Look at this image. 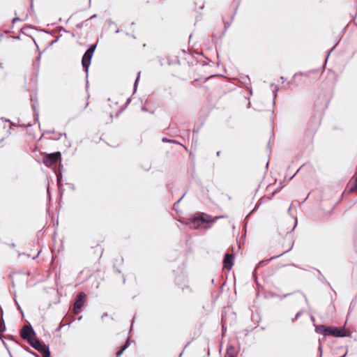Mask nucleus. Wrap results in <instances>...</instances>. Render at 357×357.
I'll return each instance as SVG.
<instances>
[{
	"instance_id": "obj_39",
	"label": "nucleus",
	"mask_w": 357,
	"mask_h": 357,
	"mask_svg": "<svg viewBox=\"0 0 357 357\" xmlns=\"http://www.w3.org/2000/svg\"><path fill=\"white\" fill-rule=\"evenodd\" d=\"M172 139H169V138H167L166 137H164L162 138V142L163 143H170V144H172Z\"/></svg>"
},
{
	"instance_id": "obj_33",
	"label": "nucleus",
	"mask_w": 357,
	"mask_h": 357,
	"mask_svg": "<svg viewBox=\"0 0 357 357\" xmlns=\"http://www.w3.org/2000/svg\"><path fill=\"white\" fill-rule=\"evenodd\" d=\"M321 340L319 339V347H318V351H319V357L322 356V353H323V346L321 344Z\"/></svg>"
},
{
	"instance_id": "obj_26",
	"label": "nucleus",
	"mask_w": 357,
	"mask_h": 357,
	"mask_svg": "<svg viewBox=\"0 0 357 357\" xmlns=\"http://www.w3.org/2000/svg\"><path fill=\"white\" fill-rule=\"evenodd\" d=\"M357 296L355 297V298H354L351 303H350V305H349V312H348V314H349L353 310L354 308L355 307L356 303H357Z\"/></svg>"
},
{
	"instance_id": "obj_22",
	"label": "nucleus",
	"mask_w": 357,
	"mask_h": 357,
	"mask_svg": "<svg viewBox=\"0 0 357 357\" xmlns=\"http://www.w3.org/2000/svg\"><path fill=\"white\" fill-rule=\"evenodd\" d=\"M6 330L3 316H0V334L5 332Z\"/></svg>"
},
{
	"instance_id": "obj_40",
	"label": "nucleus",
	"mask_w": 357,
	"mask_h": 357,
	"mask_svg": "<svg viewBox=\"0 0 357 357\" xmlns=\"http://www.w3.org/2000/svg\"><path fill=\"white\" fill-rule=\"evenodd\" d=\"M230 25H231L230 22H225V21L224 22V29H225V31H227V30L229 29Z\"/></svg>"
},
{
	"instance_id": "obj_31",
	"label": "nucleus",
	"mask_w": 357,
	"mask_h": 357,
	"mask_svg": "<svg viewBox=\"0 0 357 357\" xmlns=\"http://www.w3.org/2000/svg\"><path fill=\"white\" fill-rule=\"evenodd\" d=\"M283 185L282 183H281L280 186H278L272 193V197L274 196L276 193L279 192L281 191V190L283 188Z\"/></svg>"
},
{
	"instance_id": "obj_8",
	"label": "nucleus",
	"mask_w": 357,
	"mask_h": 357,
	"mask_svg": "<svg viewBox=\"0 0 357 357\" xmlns=\"http://www.w3.org/2000/svg\"><path fill=\"white\" fill-rule=\"evenodd\" d=\"M175 282L183 291H184L185 289H189L188 278L184 273H181L176 277Z\"/></svg>"
},
{
	"instance_id": "obj_53",
	"label": "nucleus",
	"mask_w": 357,
	"mask_h": 357,
	"mask_svg": "<svg viewBox=\"0 0 357 357\" xmlns=\"http://www.w3.org/2000/svg\"><path fill=\"white\" fill-rule=\"evenodd\" d=\"M301 167H302V166L288 179V181L291 180L296 175V174L299 172V170L301 169Z\"/></svg>"
},
{
	"instance_id": "obj_64",
	"label": "nucleus",
	"mask_w": 357,
	"mask_h": 357,
	"mask_svg": "<svg viewBox=\"0 0 357 357\" xmlns=\"http://www.w3.org/2000/svg\"><path fill=\"white\" fill-rule=\"evenodd\" d=\"M354 178H357V166H356V172H355V174L353 176Z\"/></svg>"
},
{
	"instance_id": "obj_54",
	"label": "nucleus",
	"mask_w": 357,
	"mask_h": 357,
	"mask_svg": "<svg viewBox=\"0 0 357 357\" xmlns=\"http://www.w3.org/2000/svg\"><path fill=\"white\" fill-rule=\"evenodd\" d=\"M190 344V342H188L185 345V347H184V348H183V351H181V354H180V355H179V357H181V356L183 355V351H184V349H185V348H187V347L189 346V344Z\"/></svg>"
},
{
	"instance_id": "obj_10",
	"label": "nucleus",
	"mask_w": 357,
	"mask_h": 357,
	"mask_svg": "<svg viewBox=\"0 0 357 357\" xmlns=\"http://www.w3.org/2000/svg\"><path fill=\"white\" fill-rule=\"evenodd\" d=\"M234 263V255L229 252H226L223 258V267L230 271Z\"/></svg>"
},
{
	"instance_id": "obj_56",
	"label": "nucleus",
	"mask_w": 357,
	"mask_h": 357,
	"mask_svg": "<svg viewBox=\"0 0 357 357\" xmlns=\"http://www.w3.org/2000/svg\"><path fill=\"white\" fill-rule=\"evenodd\" d=\"M1 119L6 123H10V122H12L9 119H7L5 117H2V118H1Z\"/></svg>"
},
{
	"instance_id": "obj_20",
	"label": "nucleus",
	"mask_w": 357,
	"mask_h": 357,
	"mask_svg": "<svg viewBox=\"0 0 357 357\" xmlns=\"http://www.w3.org/2000/svg\"><path fill=\"white\" fill-rule=\"evenodd\" d=\"M317 271L319 273L318 280L321 282L326 284L331 288L330 283L326 280L325 277L322 275L321 272L319 269H317Z\"/></svg>"
},
{
	"instance_id": "obj_59",
	"label": "nucleus",
	"mask_w": 357,
	"mask_h": 357,
	"mask_svg": "<svg viewBox=\"0 0 357 357\" xmlns=\"http://www.w3.org/2000/svg\"><path fill=\"white\" fill-rule=\"evenodd\" d=\"M303 297H304V298H305V301L306 304H307V305H309V301H308V299H307V298L306 295H305V294H303Z\"/></svg>"
},
{
	"instance_id": "obj_48",
	"label": "nucleus",
	"mask_w": 357,
	"mask_h": 357,
	"mask_svg": "<svg viewBox=\"0 0 357 357\" xmlns=\"http://www.w3.org/2000/svg\"><path fill=\"white\" fill-rule=\"evenodd\" d=\"M67 324H63L62 322H61L58 326V328H56V331H60L63 326H65Z\"/></svg>"
},
{
	"instance_id": "obj_23",
	"label": "nucleus",
	"mask_w": 357,
	"mask_h": 357,
	"mask_svg": "<svg viewBox=\"0 0 357 357\" xmlns=\"http://www.w3.org/2000/svg\"><path fill=\"white\" fill-rule=\"evenodd\" d=\"M271 86H274V89L273 90V104H275V99H276V97L278 95V91L279 90V86L278 85L274 84L273 83H272L271 84Z\"/></svg>"
},
{
	"instance_id": "obj_52",
	"label": "nucleus",
	"mask_w": 357,
	"mask_h": 357,
	"mask_svg": "<svg viewBox=\"0 0 357 357\" xmlns=\"http://www.w3.org/2000/svg\"><path fill=\"white\" fill-rule=\"evenodd\" d=\"M43 52H43H39L38 56L36 57V61L37 62H39L40 61L41 54H42Z\"/></svg>"
},
{
	"instance_id": "obj_44",
	"label": "nucleus",
	"mask_w": 357,
	"mask_h": 357,
	"mask_svg": "<svg viewBox=\"0 0 357 357\" xmlns=\"http://www.w3.org/2000/svg\"><path fill=\"white\" fill-rule=\"evenodd\" d=\"M123 352H124V351L120 348L119 350L117 351L116 353V357H120L123 354Z\"/></svg>"
},
{
	"instance_id": "obj_34",
	"label": "nucleus",
	"mask_w": 357,
	"mask_h": 357,
	"mask_svg": "<svg viewBox=\"0 0 357 357\" xmlns=\"http://www.w3.org/2000/svg\"><path fill=\"white\" fill-rule=\"evenodd\" d=\"M130 102H131V98H128L126 100L125 104L123 105H122L121 108H123V110H124L128 106V105L130 103Z\"/></svg>"
},
{
	"instance_id": "obj_9",
	"label": "nucleus",
	"mask_w": 357,
	"mask_h": 357,
	"mask_svg": "<svg viewBox=\"0 0 357 357\" xmlns=\"http://www.w3.org/2000/svg\"><path fill=\"white\" fill-rule=\"evenodd\" d=\"M315 121L316 118L313 117V119L309 123V128L305 132V135L308 138L309 140L312 139L319 126L318 121H316L315 123L314 122Z\"/></svg>"
},
{
	"instance_id": "obj_1",
	"label": "nucleus",
	"mask_w": 357,
	"mask_h": 357,
	"mask_svg": "<svg viewBox=\"0 0 357 357\" xmlns=\"http://www.w3.org/2000/svg\"><path fill=\"white\" fill-rule=\"evenodd\" d=\"M223 216H215L214 218L211 215L205 213L198 212L192 215L188 218L180 220V222L188 225L192 229H208L217 220Z\"/></svg>"
},
{
	"instance_id": "obj_63",
	"label": "nucleus",
	"mask_w": 357,
	"mask_h": 357,
	"mask_svg": "<svg viewBox=\"0 0 357 357\" xmlns=\"http://www.w3.org/2000/svg\"><path fill=\"white\" fill-rule=\"evenodd\" d=\"M67 185H69L70 186V188L73 190H75V187L74 185V184H72V183H67Z\"/></svg>"
},
{
	"instance_id": "obj_19",
	"label": "nucleus",
	"mask_w": 357,
	"mask_h": 357,
	"mask_svg": "<svg viewBox=\"0 0 357 357\" xmlns=\"http://www.w3.org/2000/svg\"><path fill=\"white\" fill-rule=\"evenodd\" d=\"M140 74H141V72H138L137 74V76H136V78H135V82L133 84L132 94H135L137 90V86H138V84H139V79H140Z\"/></svg>"
},
{
	"instance_id": "obj_7",
	"label": "nucleus",
	"mask_w": 357,
	"mask_h": 357,
	"mask_svg": "<svg viewBox=\"0 0 357 357\" xmlns=\"http://www.w3.org/2000/svg\"><path fill=\"white\" fill-rule=\"evenodd\" d=\"M20 335L22 339L30 342L31 339H34L33 335H36V332L33 330L31 325L29 324V326H24L20 330Z\"/></svg>"
},
{
	"instance_id": "obj_60",
	"label": "nucleus",
	"mask_w": 357,
	"mask_h": 357,
	"mask_svg": "<svg viewBox=\"0 0 357 357\" xmlns=\"http://www.w3.org/2000/svg\"><path fill=\"white\" fill-rule=\"evenodd\" d=\"M45 133H47V134H55L56 132L54 130H47V131H45Z\"/></svg>"
},
{
	"instance_id": "obj_43",
	"label": "nucleus",
	"mask_w": 357,
	"mask_h": 357,
	"mask_svg": "<svg viewBox=\"0 0 357 357\" xmlns=\"http://www.w3.org/2000/svg\"><path fill=\"white\" fill-rule=\"evenodd\" d=\"M261 203L260 202H258L256 204V205H255V206L254 207V208L251 211V213H254V212H255V211L257 210V208L259 207V206L261 205Z\"/></svg>"
},
{
	"instance_id": "obj_62",
	"label": "nucleus",
	"mask_w": 357,
	"mask_h": 357,
	"mask_svg": "<svg viewBox=\"0 0 357 357\" xmlns=\"http://www.w3.org/2000/svg\"><path fill=\"white\" fill-rule=\"evenodd\" d=\"M47 195H48L49 198L51 199V195H50V189H49V185L47 187Z\"/></svg>"
},
{
	"instance_id": "obj_30",
	"label": "nucleus",
	"mask_w": 357,
	"mask_h": 357,
	"mask_svg": "<svg viewBox=\"0 0 357 357\" xmlns=\"http://www.w3.org/2000/svg\"><path fill=\"white\" fill-rule=\"evenodd\" d=\"M241 1V0H234V2H236V8H235L234 13V15L231 16V20H234V15L236 14V11H237V10H238V6H239V5H240Z\"/></svg>"
},
{
	"instance_id": "obj_38",
	"label": "nucleus",
	"mask_w": 357,
	"mask_h": 357,
	"mask_svg": "<svg viewBox=\"0 0 357 357\" xmlns=\"http://www.w3.org/2000/svg\"><path fill=\"white\" fill-rule=\"evenodd\" d=\"M172 144H179V145L182 146L183 147H184V149H185V150H188V148H187L185 146L183 145L181 143H180V142H179L178 141H177V140L172 139Z\"/></svg>"
},
{
	"instance_id": "obj_61",
	"label": "nucleus",
	"mask_w": 357,
	"mask_h": 357,
	"mask_svg": "<svg viewBox=\"0 0 357 357\" xmlns=\"http://www.w3.org/2000/svg\"><path fill=\"white\" fill-rule=\"evenodd\" d=\"M354 245L355 247L357 248V235L354 236Z\"/></svg>"
},
{
	"instance_id": "obj_45",
	"label": "nucleus",
	"mask_w": 357,
	"mask_h": 357,
	"mask_svg": "<svg viewBox=\"0 0 357 357\" xmlns=\"http://www.w3.org/2000/svg\"><path fill=\"white\" fill-rule=\"evenodd\" d=\"M55 134H56V137L54 138V139L56 140L59 139L63 135L66 136V133L56 132Z\"/></svg>"
},
{
	"instance_id": "obj_58",
	"label": "nucleus",
	"mask_w": 357,
	"mask_h": 357,
	"mask_svg": "<svg viewBox=\"0 0 357 357\" xmlns=\"http://www.w3.org/2000/svg\"><path fill=\"white\" fill-rule=\"evenodd\" d=\"M296 225H297V219L296 218V224H295L294 227L292 228V229L291 231L287 232V234L291 233L295 229Z\"/></svg>"
},
{
	"instance_id": "obj_35",
	"label": "nucleus",
	"mask_w": 357,
	"mask_h": 357,
	"mask_svg": "<svg viewBox=\"0 0 357 357\" xmlns=\"http://www.w3.org/2000/svg\"><path fill=\"white\" fill-rule=\"evenodd\" d=\"M302 314H303V311L298 312L296 314L295 317L292 319V321L297 320L302 315Z\"/></svg>"
},
{
	"instance_id": "obj_51",
	"label": "nucleus",
	"mask_w": 357,
	"mask_h": 357,
	"mask_svg": "<svg viewBox=\"0 0 357 357\" xmlns=\"http://www.w3.org/2000/svg\"><path fill=\"white\" fill-rule=\"evenodd\" d=\"M20 20H21L20 18H19L18 17H15L12 20V24H15L16 22L20 21Z\"/></svg>"
},
{
	"instance_id": "obj_5",
	"label": "nucleus",
	"mask_w": 357,
	"mask_h": 357,
	"mask_svg": "<svg viewBox=\"0 0 357 357\" xmlns=\"http://www.w3.org/2000/svg\"><path fill=\"white\" fill-rule=\"evenodd\" d=\"M86 302V295L84 292H78L76 295L75 302L73 305L72 312L74 314H77L82 311Z\"/></svg>"
},
{
	"instance_id": "obj_36",
	"label": "nucleus",
	"mask_w": 357,
	"mask_h": 357,
	"mask_svg": "<svg viewBox=\"0 0 357 357\" xmlns=\"http://www.w3.org/2000/svg\"><path fill=\"white\" fill-rule=\"evenodd\" d=\"M141 110H142V112H149V113H151V114H153V113H154V111H153V110H152V111L149 110V109L146 107H145V106H142V107H141Z\"/></svg>"
},
{
	"instance_id": "obj_41",
	"label": "nucleus",
	"mask_w": 357,
	"mask_h": 357,
	"mask_svg": "<svg viewBox=\"0 0 357 357\" xmlns=\"http://www.w3.org/2000/svg\"><path fill=\"white\" fill-rule=\"evenodd\" d=\"M56 29L59 31H63V32H65V33H69L70 31L66 30L64 27L61 26H59L56 27Z\"/></svg>"
},
{
	"instance_id": "obj_17",
	"label": "nucleus",
	"mask_w": 357,
	"mask_h": 357,
	"mask_svg": "<svg viewBox=\"0 0 357 357\" xmlns=\"http://www.w3.org/2000/svg\"><path fill=\"white\" fill-rule=\"evenodd\" d=\"M238 353V351L235 352V347L232 344H229L227 347L226 353L225 356L229 357L230 355H236L237 356V354Z\"/></svg>"
},
{
	"instance_id": "obj_46",
	"label": "nucleus",
	"mask_w": 357,
	"mask_h": 357,
	"mask_svg": "<svg viewBox=\"0 0 357 357\" xmlns=\"http://www.w3.org/2000/svg\"><path fill=\"white\" fill-rule=\"evenodd\" d=\"M123 111V108H120L117 112L115 114V117L116 118H118L119 116V115L122 113V112Z\"/></svg>"
},
{
	"instance_id": "obj_2",
	"label": "nucleus",
	"mask_w": 357,
	"mask_h": 357,
	"mask_svg": "<svg viewBox=\"0 0 357 357\" xmlns=\"http://www.w3.org/2000/svg\"><path fill=\"white\" fill-rule=\"evenodd\" d=\"M96 46L97 43L89 45L85 53L82 56V65L83 66L84 70L86 73V79L88 78L89 68L91 65V59L96 50Z\"/></svg>"
},
{
	"instance_id": "obj_29",
	"label": "nucleus",
	"mask_w": 357,
	"mask_h": 357,
	"mask_svg": "<svg viewBox=\"0 0 357 357\" xmlns=\"http://www.w3.org/2000/svg\"><path fill=\"white\" fill-rule=\"evenodd\" d=\"M60 38V36H57L54 40H52V42H50L47 46L46 47V48L43 50V52L45 51V50L51 46H52L54 44H55L56 43H57V41L59 40Z\"/></svg>"
},
{
	"instance_id": "obj_50",
	"label": "nucleus",
	"mask_w": 357,
	"mask_h": 357,
	"mask_svg": "<svg viewBox=\"0 0 357 357\" xmlns=\"http://www.w3.org/2000/svg\"><path fill=\"white\" fill-rule=\"evenodd\" d=\"M253 213H251V211L245 216L244 221L247 223L248 221L249 217Z\"/></svg>"
},
{
	"instance_id": "obj_28",
	"label": "nucleus",
	"mask_w": 357,
	"mask_h": 357,
	"mask_svg": "<svg viewBox=\"0 0 357 357\" xmlns=\"http://www.w3.org/2000/svg\"><path fill=\"white\" fill-rule=\"evenodd\" d=\"M130 337H128L127 340L124 342V343L121 346V349L125 351L130 346Z\"/></svg>"
},
{
	"instance_id": "obj_3",
	"label": "nucleus",
	"mask_w": 357,
	"mask_h": 357,
	"mask_svg": "<svg viewBox=\"0 0 357 357\" xmlns=\"http://www.w3.org/2000/svg\"><path fill=\"white\" fill-rule=\"evenodd\" d=\"M43 164L47 167H52L57 162L59 164V167L62 168L61 164V153L60 151H55L51 153L46 154L43 158Z\"/></svg>"
},
{
	"instance_id": "obj_55",
	"label": "nucleus",
	"mask_w": 357,
	"mask_h": 357,
	"mask_svg": "<svg viewBox=\"0 0 357 357\" xmlns=\"http://www.w3.org/2000/svg\"><path fill=\"white\" fill-rule=\"evenodd\" d=\"M6 338H7L8 340H15V336H13V335H8L6 336Z\"/></svg>"
},
{
	"instance_id": "obj_27",
	"label": "nucleus",
	"mask_w": 357,
	"mask_h": 357,
	"mask_svg": "<svg viewBox=\"0 0 357 357\" xmlns=\"http://www.w3.org/2000/svg\"><path fill=\"white\" fill-rule=\"evenodd\" d=\"M340 40H341V37H340V36H339V40H338V41H336V43H335V45H333V48H332L331 50H329V51L328 52L327 55H326V59H325V64H326V62H327V60H328V57H329L330 54H331V53L333 51V50L336 47V46L338 45L339 42L340 41Z\"/></svg>"
},
{
	"instance_id": "obj_14",
	"label": "nucleus",
	"mask_w": 357,
	"mask_h": 357,
	"mask_svg": "<svg viewBox=\"0 0 357 357\" xmlns=\"http://www.w3.org/2000/svg\"><path fill=\"white\" fill-rule=\"evenodd\" d=\"M61 169L62 168L59 167V171L57 172H56V183H57L58 190H59L61 197L63 195V190H64L63 188V182H62L63 175H62Z\"/></svg>"
},
{
	"instance_id": "obj_15",
	"label": "nucleus",
	"mask_w": 357,
	"mask_h": 357,
	"mask_svg": "<svg viewBox=\"0 0 357 357\" xmlns=\"http://www.w3.org/2000/svg\"><path fill=\"white\" fill-rule=\"evenodd\" d=\"M314 326L315 328V332L317 333L323 335L324 336L323 340H324L325 337L326 336L327 329H328V326H327L324 324H318L317 325L315 324H314Z\"/></svg>"
},
{
	"instance_id": "obj_37",
	"label": "nucleus",
	"mask_w": 357,
	"mask_h": 357,
	"mask_svg": "<svg viewBox=\"0 0 357 357\" xmlns=\"http://www.w3.org/2000/svg\"><path fill=\"white\" fill-rule=\"evenodd\" d=\"M15 301V304L17 305V310L20 311V312L21 313L22 316L24 317V312L22 310L20 305H19L18 302L16 300Z\"/></svg>"
},
{
	"instance_id": "obj_4",
	"label": "nucleus",
	"mask_w": 357,
	"mask_h": 357,
	"mask_svg": "<svg viewBox=\"0 0 357 357\" xmlns=\"http://www.w3.org/2000/svg\"><path fill=\"white\" fill-rule=\"evenodd\" d=\"M351 331L344 326L343 327H328L326 336L331 335L335 337H351Z\"/></svg>"
},
{
	"instance_id": "obj_57",
	"label": "nucleus",
	"mask_w": 357,
	"mask_h": 357,
	"mask_svg": "<svg viewBox=\"0 0 357 357\" xmlns=\"http://www.w3.org/2000/svg\"><path fill=\"white\" fill-rule=\"evenodd\" d=\"M20 125H21V126L20 128H27L32 126L31 123H29L27 126H25L24 124H20Z\"/></svg>"
},
{
	"instance_id": "obj_13",
	"label": "nucleus",
	"mask_w": 357,
	"mask_h": 357,
	"mask_svg": "<svg viewBox=\"0 0 357 357\" xmlns=\"http://www.w3.org/2000/svg\"><path fill=\"white\" fill-rule=\"evenodd\" d=\"M357 193V178L352 177L350 183L347 185V189H346L343 193Z\"/></svg>"
},
{
	"instance_id": "obj_32",
	"label": "nucleus",
	"mask_w": 357,
	"mask_h": 357,
	"mask_svg": "<svg viewBox=\"0 0 357 357\" xmlns=\"http://www.w3.org/2000/svg\"><path fill=\"white\" fill-rule=\"evenodd\" d=\"M21 126L20 123H15L13 122H10V126H9V129L11 130V129H14V128H20Z\"/></svg>"
},
{
	"instance_id": "obj_18",
	"label": "nucleus",
	"mask_w": 357,
	"mask_h": 357,
	"mask_svg": "<svg viewBox=\"0 0 357 357\" xmlns=\"http://www.w3.org/2000/svg\"><path fill=\"white\" fill-rule=\"evenodd\" d=\"M168 128L170 131V135H174V136L178 135V130L177 125L176 123L171 122L169 123Z\"/></svg>"
},
{
	"instance_id": "obj_49",
	"label": "nucleus",
	"mask_w": 357,
	"mask_h": 357,
	"mask_svg": "<svg viewBox=\"0 0 357 357\" xmlns=\"http://www.w3.org/2000/svg\"><path fill=\"white\" fill-rule=\"evenodd\" d=\"M113 269H114V271L116 273H121V271L118 268L116 267L115 264H114V266H113Z\"/></svg>"
},
{
	"instance_id": "obj_11",
	"label": "nucleus",
	"mask_w": 357,
	"mask_h": 357,
	"mask_svg": "<svg viewBox=\"0 0 357 357\" xmlns=\"http://www.w3.org/2000/svg\"><path fill=\"white\" fill-rule=\"evenodd\" d=\"M30 100L31 102H33L31 107L33 110L34 120L36 122H39V111L37 108V105L35 103V102L38 101L37 94L36 93L31 94Z\"/></svg>"
},
{
	"instance_id": "obj_6",
	"label": "nucleus",
	"mask_w": 357,
	"mask_h": 357,
	"mask_svg": "<svg viewBox=\"0 0 357 357\" xmlns=\"http://www.w3.org/2000/svg\"><path fill=\"white\" fill-rule=\"evenodd\" d=\"M293 246H294V241H292L291 242V247L289 250L282 252L281 254L280 255H275V256H273V257H270L269 259H264V260H261L260 261L255 267V269H254V271L252 273V275H253V277L255 278V280H257V270L261 267V266H266L271 261L275 259H277L281 256H282L283 255H284L285 253L289 252L290 250H291V249L293 248Z\"/></svg>"
},
{
	"instance_id": "obj_47",
	"label": "nucleus",
	"mask_w": 357,
	"mask_h": 357,
	"mask_svg": "<svg viewBox=\"0 0 357 357\" xmlns=\"http://www.w3.org/2000/svg\"><path fill=\"white\" fill-rule=\"evenodd\" d=\"M227 331V328L225 326V324H222V335H224L225 332Z\"/></svg>"
},
{
	"instance_id": "obj_12",
	"label": "nucleus",
	"mask_w": 357,
	"mask_h": 357,
	"mask_svg": "<svg viewBox=\"0 0 357 357\" xmlns=\"http://www.w3.org/2000/svg\"><path fill=\"white\" fill-rule=\"evenodd\" d=\"M29 344L40 353L44 349V346H47L46 344L36 338L31 339Z\"/></svg>"
},
{
	"instance_id": "obj_24",
	"label": "nucleus",
	"mask_w": 357,
	"mask_h": 357,
	"mask_svg": "<svg viewBox=\"0 0 357 357\" xmlns=\"http://www.w3.org/2000/svg\"><path fill=\"white\" fill-rule=\"evenodd\" d=\"M188 190H185V192L182 195V196L174 204L173 209L177 211L180 202L183 199L185 195H186Z\"/></svg>"
},
{
	"instance_id": "obj_25",
	"label": "nucleus",
	"mask_w": 357,
	"mask_h": 357,
	"mask_svg": "<svg viewBox=\"0 0 357 357\" xmlns=\"http://www.w3.org/2000/svg\"><path fill=\"white\" fill-rule=\"evenodd\" d=\"M89 24V19H87L80 23L76 24L77 29H82L84 26H87Z\"/></svg>"
},
{
	"instance_id": "obj_42",
	"label": "nucleus",
	"mask_w": 357,
	"mask_h": 357,
	"mask_svg": "<svg viewBox=\"0 0 357 357\" xmlns=\"http://www.w3.org/2000/svg\"><path fill=\"white\" fill-rule=\"evenodd\" d=\"M26 350L29 353L31 354V355L36 356V357H38V354L36 353H35L34 351H31L29 347H26Z\"/></svg>"
},
{
	"instance_id": "obj_21",
	"label": "nucleus",
	"mask_w": 357,
	"mask_h": 357,
	"mask_svg": "<svg viewBox=\"0 0 357 357\" xmlns=\"http://www.w3.org/2000/svg\"><path fill=\"white\" fill-rule=\"evenodd\" d=\"M43 357H51V352L48 345L44 346V349L40 352Z\"/></svg>"
},
{
	"instance_id": "obj_16",
	"label": "nucleus",
	"mask_w": 357,
	"mask_h": 357,
	"mask_svg": "<svg viewBox=\"0 0 357 357\" xmlns=\"http://www.w3.org/2000/svg\"><path fill=\"white\" fill-rule=\"evenodd\" d=\"M317 71H318L317 70H309L307 72H298L294 75L292 80L289 82L288 84H291L298 75L307 77L309 75V74L315 73Z\"/></svg>"
}]
</instances>
